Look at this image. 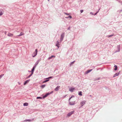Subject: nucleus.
Listing matches in <instances>:
<instances>
[{"label": "nucleus", "mask_w": 122, "mask_h": 122, "mask_svg": "<svg viewBox=\"0 0 122 122\" xmlns=\"http://www.w3.org/2000/svg\"><path fill=\"white\" fill-rule=\"evenodd\" d=\"M55 57V56H51V57H50L49 58H48V59L49 60V59H51L53 57Z\"/></svg>", "instance_id": "obj_12"}, {"label": "nucleus", "mask_w": 122, "mask_h": 122, "mask_svg": "<svg viewBox=\"0 0 122 122\" xmlns=\"http://www.w3.org/2000/svg\"><path fill=\"white\" fill-rule=\"evenodd\" d=\"M24 34V33H23L22 32H21L20 33V34L19 35H18V36H20L23 35Z\"/></svg>", "instance_id": "obj_15"}, {"label": "nucleus", "mask_w": 122, "mask_h": 122, "mask_svg": "<svg viewBox=\"0 0 122 122\" xmlns=\"http://www.w3.org/2000/svg\"><path fill=\"white\" fill-rule=\"evenodd\" d=\"M36 98L37 99H41V98H42L41 97H36Z\"/></svg>", "instance_id": "obj_24"}, {"label": "nucleus", "mask_w": 122, "mask_h": 122, "mask_svg": "<svg viewBox=\"0 0 122 122\" xmlns=\"http://www.w3.org/2000/svg\"><path fill=\"white\" fill-rule=\"evenodd\" d=\"M49 94V93L46 94L43 97V98H45Z\"/></svg>", "instance_id": "obj_21"}, {"label": "nucleus", "mask_w": 122, "mask_h": 122, "mask_svg": "<svg viewBox=\"0 0 122 122\" xmlns=\"http://www.w3.org/2000/svg\"><path fill=\"white\" fill-rule=\"evenodd\" d=\"M57 44H56V46H57L58 47V48L59 47V42H58V41H57Z\"/></svg>", "instance_id": "obj_10"}, {"label": "nucleus", "mask_w": 122, "mask_h": 122, "mask_svg": "<svg viewBox=\"0 0 122 122\" xmlns=\"http://www.w3.org/2000/svg\"><path fill=\"white\" fill-rule=\"evenodd\" d=\"M48 1H49L50 0H48Z\"/></svg>", "instance_id": "obj_35"}, {"label": "nucleus", "mask_w": 122, "mask_h": 122, "mask_svg": "<svg viewBox=\"0 0 122 122\" xmlns=\"http://www.w3.org/2000/svg\"><path fill=\"white\" fill-rule=\"evenodd\" d=\"M30 81V80H27L25 81L24 83V85H25L27 83H28L29 82V81Z\"/></svg>", "instance_id": "obj_9"}, {"label": "nucleus", "mask_w": 122, "mask_h": 122, "mask_svg": "<svg viewBox=\"0 0 122 122\" xmlns=\"http://www.w3.org/2000/svg\"><path fill=\"white\" fill-rule=\"evenodd\" d=\"M3 15V13L2 11H0V16H1Z\"/></svg>", "instance_id": "obj_20"}, {"label": "nucleus", "mask_w": 122, "mask_h": 122, "mask_svg": "<svg viewBox=\"0 0 122 122\" xmlns=\"http://www.w3.org/2000/svg\"><path fill=\"white\" fill-rule=\"evenodd\" d=\"M64 33L62 34L61 37L60 41H61L63 40L64 37Z\"/></svg>", "instance_id": "obj_5"}, {"label": "nucleus", "mask_w": 122, "mask_h": 122, "mask_svg": "<svg viewBox=\"0 0 122 122\" xmlns=\"http://www.w3.org/2000/svg\"><path fill=\"white\" fill-rule=\"evenodd\" d=\"M49 80H45V81H44L43 82V83H44L45 82H47V81H49Z\"/></svg>", "instance_id": "obj_23"}, {"label": "nucleus", "mask_w": 122, "mask_h": 122, "mask_svg": "<svg viewBox=\"0 0 122 122\" xmlns=\"http://www.w3.org/2000/svg\"><path fill=\"white\" fill-rule=\"evenodd\" d=\"M70 27H69L68 28V29L69 30L70 29Z\"/></svg>", "instance_id": "obj_32"}, {"label": "nucleus", "mask_w": 122, "mask_h": 122, "mask_svg": "<svg viewBox=\"0 0 122 122\" xmlns=\"http://www.w3.org/2000/svg\"><path fill=\"white\" fill-rule=\"evenodd\" d=\"M72 97V96L69 99V104L70 105H74L75 104V101L74 99H72L71 100V99Z\"/></svg>", "instance_id": "obj_1"}, {"label": "nucleus", "mask_w": 122, "mask_h": 122, "mask_svg": "<svg viewBox=\"0 0 122 122\" xmlns=\"http://www.w3.org/2000/svg\"><path fill=\"white\" fill-rule=\"evenodd\" d=\"M4 74H2L0 76V79L1 78V77L3 76H4Z\"/></svg>", "instance_id": "obj_26"}, {"label": "nucleus", "mask_w": 122, "mask_h": 122, "mask_svg": "<svg viewBox=\"0 0 122 122\" xmlns=\"http://www.w3.org/2000/svg\"><path fill=\"white\" fill-rule=\"evenodd\" d=\"M92 70H87V71H86V73H88L90 72L91 71H92Z\"/></svg>", "instance_id": "obj_16"}, {"label": "nucleus", "mask_w": 122, "mask_h": 122, "mask_svg": "<svg viewBox=\"0 0 122 122\" xmlns=\"http://www.w3.org/2000/svg\"><path fill=\"white\" fill-rule=\"evenodd\" d=\"M86 101H82L80 103V104L81 107L83 106L85 104Z\"/></svg>", "instance_id": "obj_4"}, {"label": "nucleus", "mask_w": 122, "mask_h": 122, "mask_svg": "<svg viewBox=\"0 0 122 122\" xmlns=\"http://www.w3.org/2000/svg\"><path fill=\"white\" fill-rule=\"evenodd\" d=\"M35 68L34 67L32 69V70H31V72H33V71H34V70H35Z\"/></svg>", "instance_id": "obj_18"}, {"label": "nucleus", "mask_w": 122, "mask_h": 122, "mask_svg": "<svg viewBox=\"0 0 122 122\" xmlns=\"http://www.w3.org/2000/svg\"><path fill=\"white\" fill-rule=\"evenodd\" d=\"M33 72H32L31 73V74L29 76V77H30V76H31L33 74Z\"/></svg>", "instance_id": "obj_27"}, {"label": "nucleus", "mask_w": 122, "mask_h": 122, "mask_svg": "<svg viewBox=\"0 0 122 122\" xmlns=\"http://www.w3.org/2000/svg\"><path fill=\"white\" fill-rule=\"evenodd\" d=\"M52 77L51 76V77H48V78H47V79H48L50 78H52Z\"/></svg>", "instance_id": "obj_30"}, {"label": "nucleus", "mask_w": 122, "mask_h": 122, "mask_svg": "<svg viewBox=\"0 0 122 122\" xmlns=\"http://www.w3.org/2000/svg\"><path fill=\"white\" fill-rule=\"evenodd\" d=\"M64 14L66 15H70V14H67V13H64Z\"/></svg>", "instance_id": "obj_28"}, {"label": "nucleus", "mask_w": 122, "mask_h": 122, "mask_svg": "<svg viewBox=\"0 0 122 122\" xmlns=\"http://www.w3.org/2000/svg\"><path fill=\"white\" fill-rule=\"evenodd\" d=\"M74 112V111H72L68 113L67 115V116L68 117L70 116L72 114H73Z\"/></svg>", "instance_id": "obj_2"}, {"label": "nucleus", "mask_w": 122, "mask_h": 122, "mask_svg": "<svg viewBox=\"0 0 122 122\" xmlns=\"http://www.w3.org/2000/svg\"><path fill=\"white\" fill-rule=\"evenodd\" d=\"M31 121V120H30V119H28V120H25L24 121L25 122H26V121H29V122H30V121Z\"/></svg>", "instance_id": "obj_19"}, {"label": "nucleus", "mask_w": 122, "mask_h": 122, "mask_svg": "<svg viewBox=\"0 0 122 122\" xmlns=\"http://www.w3.org/2000/svg\"><path fill=\"white\" fill-rule=\"evenodd\" d=\"M8 36L10 37H12L13 34L10 33H8L7 35Z\"/></svg>", "instance_id": "obj_7"}, {"label": "nucleus", "mask_w": 122, "mask_h": 122, "mask_svg": "<svg viewBox=\"0 0 122 122\" xmlns=\"http://www.w3.org/2000/svg\"><path fill=\"white\" fill-rule=\"evenodd\" d=\"M60 87V86H57L55 89V91H57L59 89Z\"/></svg>", "instance_id": "obj_8"}, {"label": "nucleus", "mask_w": 122, "mask_h": 122, "mask_svg": "<svg viewBox=\"0 0 122 122\" xmlns=\"http://www.w3.org/2000/svg\"><path fill=\"white\" fill-rule=\"evenodd\" d=\"M119 73H116L115 74L114 76L113 77H115L117 76H118L119 75Z\"/></svg>", "instance_id": "obj_11"}, {"label": "nucleus", "mask_w": 122, "mask_h": 122, "mask_svg": "<svg viewBox=\"0 0 122 122\" xmlns=\"http://www.w3.org/2000/svg\"><path fill=\"white\" fill-rule=\"evenodd\" d=\"M37 49H36L35 50V51L33 53V54L34 55V56H33V57H34L35 56H36L37 54Z\"/></svg>", "instance_id": "obj_3"}, {"label": "nucleus", "mask_w": 122, "mask_h": 122, "mask_svg": "<svg viewBox=\"0 0 122 122\" xmlns=\"http://www.w3.org/2000/svg\"><path fill=\"white\" fill-rule=\"evenodd\" d=\"M28 105V103H25L23 105L24 106H27Z\"/></svg>", "instance_id": "obj_13"}, {"label": "nucleus", "mask_w": 122, "mask_h": 122, "mask_svg": "<svg viewBox=\"0 0 122 122\" xmlns=\"http://www.w3.org/2000/svg\"><path fill=\"white\" fill-rule=\"evenodd\" d=\"M65 18H72V17L71 16H69L68 17H66Z\"/></svg>", "instance_id": "obj_22"}, {"label": "nucleus", "mask_w": 122, "mask_h": 122, "mask_svg": "<svg viewBox=\"0 0 122 122\" xmlns=\"http://www.w3.org/2000/svg\"><path fill=\"white\" fill-rule=\"evenodd\" d=\"M113 36V35H110V36H108V37H111V36Z\"/></svg>", "instance_id": "obj_31"}, {"label": "nucleus", "mask_w": 122, "mask_h": 122, "mask_svg": "<svg viewBox=\"0 0 122 122\" xmlns=\"http://www.w3.org/2000/svg\"><path fill=\"white\" fill-rule=\"evenodd\" d=\"M114 67H115V68L114 69L115 70H117V66L116 65H115L114 66Z\"/></svg>", "instance_id": "obj_14"}, {"label": "nucleus", "mask_w": 122, "mask_h": 122, "mask_svg": "<svg viewBox=\"0 0 122 122\" xmlns=\"http://www.w3.org/2000/svg\"><path fill=\"white\" fill-rule=\"evenodd\" d=\"M74 89L75 88L73 87H71L69 88V91L71 92H73Z\"/></svg>", "instance_id": "obj_6"}, {"label": "nucleus", "mask_w": 122, "mask_h": 122, "mask_svg": "<svg viewBox=\"0 0 122 122\" xmlns=\"http://www.w3.org/2000/svg\"><path fill=\"white\" fill-rule=\"evenodd\" d=\"M78 95L80 96H82V92L81 91L80 92L78 93Z\"/></svg>", "instance_id": "obj_17"}, {"label": "nucleus", "mask_w": 122, "mask_h": 122, "mask_svg": "<svg viewBox=\"0 0 122 122\" xmlns=\"http://www.w3.org/2000/svg\"><path fill=\"white\" fill-rule=\"evenodd\" d=\"M45 85H43L41 86V87L42 88H43L45 87Z\"/></svg>", "instance_id": "obj_25"}, {"label": "nucleus", "mask_w": 122, "mask_h": 122, "mask_svg": "<svg viewBox=\"0 0 122 122\" xmlns=\"http://www.w3.org/2000/svg\"><path fill=\"white\" fill-rule=\"evenodd\" d=\"M98 12H97L96 14H95V15H96Z\"/></svg>", "instance_id": "obj_34"}, {"label": "nucleus", "mask_w": 122, "mask_h": 122, "mask_svg": "<svg viewBox=\"0 0 122 122\" xmlns=\"http://www.w3.org/2000/svg\"><path fill=\"white\" fill-rule=\"evenodd\" d=\"M74 62H75V61H73V62H72L71 63H72V64H73L74 63Z\"/></svg>", "instance_id": "obj_33"}, {"label": "nucleus", "mask_w": 122, "mask_h": 122, "mask_svg": "<svg viewBox=\"0 0 122 122\" xmlns=\"http://www.w3.org/2000/svg\"><path fill=\"white\" fill-rule=\"evenodd\" d=\"M83 10H80V11L81 13H82L83 12Z\"/></svg>", "instance_id": "obj_29"}]
</instances>
